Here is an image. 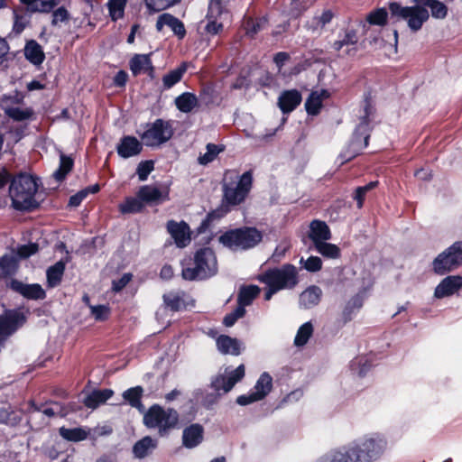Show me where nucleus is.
I'll return each mask as SVG.
<instances>
[{
	"mask_svg": "<svg viewBox=\"0 0 462 462\" xmlns=\"http://www.w3.org/2000/svg\"><path fill=\"white\" fill-rule=\"evenodd\" d=\"M312 334H313V326H312L311 322L309 321V322L302 324L299 328L297 334L295 336L294 345L298 347L305 346L308 343L310 337L312 336Z\"/></svg>",
	"mask_w": 462,
	"mask_h": 462,
	"instance_id": "c03bdc74",
	"label": "nucleus"
},
{
	"mask_svg": "<svg viewBox=\"0 0 462 462\" xmlns=\"http://www.w3.org/2000/svg\"><path fill=\"white\" fill-rule=\"evenodd\" d=\"M217 346L218 351L224 355L238 356L240 354V342L236 338L226 335H221L217 338Z\"/></svg>",
	"mask_w": 462,
	"mask_h": 462,
	"instance_id": "cd10ccee",
	"label": "nucleus"
},
{
	"mask_svg": "<svg viewBox=\"0 0 462 462\" xmlns=\"http://www.w3.org/2000/svg\"><path fill=\"white\" fill-rule=\"evenodd\" d=\"M377 184H378L377 181H371L368 184H366L365 186L358 187L356 189V194H355L354 199L356 200L357 207L359 208H361L363 207L364 200H365L366 193L369 190H371L374 188H375L377 186Z\"/></svg>",
	"mask_w": 462,
	"mask_h": 462,
	"instance_id": "13d9d810",
	"label": "nucleus"
},
{
	"mask_svg": "<svg viewBox=\"0 0 462 462\" xmlns=\"http://www.w3.org/2000/svg\"><path fill=\"white\" fill-rule=\"evenodd\" d=\"M174 5V0H145V5L151 12L165 10Z\"/></svg>",
	"mask_w": 462,
	"mask_h": 462,
	"instance_id": "4d7b16f0",
	"label": "nucleus"
},
{
	"mask_svg": "<svg viewBox=\"0 0 462 462\" xmlns=\"http://www.w3.org/2000/svg\"><path fill=\"white\" fill-rule=\"evenodd\" d=\"M37 179L29 174H19L9 186V197L12 207L18 211H28L39 206Z\"/></svg>",
	"mask_w": 462,
	"mask_h": 462,
	"instance_id": "f257e3e1",
	"label": "nucleus"
},
{
	"mask_svg": "<svg viewBox=\"0 0 462 462\" xmlns=\"http://www.w3.org/2000/svg\"><path fill=\"white\" fill-rule=\"evenodd\" d=\"M304 267L309 272H318L322 267V261L318 256H310L306 260Z\"/></svg>",
	"mask_w": 462,
	"mask_h": 462,
	"instance_id": "774afa93",
	"label": "nucleus"
},
{
	"mask_svg": "<svg viewBox=\"0 0 462 462\" xmlns=\"http://www.w3.org/2000/svg\"><path fill=\"white\" fill-rule=\"evenodd\" d=\"M301 102V95L296 89L283 91L278 98V106L282 113L293 111Z\"/></svg>",
	"mask_w": 462,
	"mask_h": 462,
	"instance_id": "4be33fe9",
	"label": "nucleus"
},
{
	"mask_svg": "<svg viewBox=\"0 0 462 462\" xmlns=\"http://www.w3.org/2000/svg\"><path fill=\"white\" fill-rule=\"evenodd\" d=\"M267 25V19L265 17L260 18H246L244 22V28L245 33L250 37H254L259 32L263 30Z\"/></svg>",
	"mask_w": 462,
	"mask_h": 462,
	"instance_id": "58836bf2",
	"label": "nucleus"
},
{
	"mask_svg": "<svg viewBox=\"0 0 462 462\" xmlns=\"http://www.w3.org/2000/svg\"><path fill=\"white\" fill-rule=\"evenodd\" d=\"M69 14L65 7H59L52 13L51 24L54 26L59 25L61 23L69 21Z\"/></svg>",
	"mask_w": 462,
	"mask_h": 462,
	"instance_id": "0e129e2a",
	"label": "nucleus"
},
{
	"mask_svg": "<svg viewBox=\"0 0 462 462\" xmlns=\"http://www.w3.org/2000/svg\"><path fill=\"white\" fill-rule=\"evenodd\" d=\"M245 376V365H240L227 375H218L211 383L216 391L223 390L224 393L229 392L234 385Z\"/></svg>",
	"mask_w": 462,
	"mask_h": 462,
	"instance_id": "dca6fc26",
	"label": "nucleus"
},
{
	"mask_svg": "<svg viewBox=\"0 0 462 462\" xmlns=\"http://www.w3.org/2000/svg\"><path fill=\"white\" fill-rule=\"evenodd\" d=\"M29 23L28 18L26 15L19 14L18 11L14 10V25H13V31L19 34L21 33L25 27L27 26Z\"/></svg>",
	"mask_w": 462,
	"mask_h": 462,
	"instance_id": "052dcab7",
	"label": "nucleus"
},
{
	"mask_svg": "<svg viewBox=\"0 0 462 462\" xmlns=\"http://www.w3.org/2000/svg\"><path fill=\"white\" fill-rule=\"evenodd\" d=\"M309 236L316 246L319 243L329 240L331 233L328 226L324 221L313 220L310 225Z\"/></svg>",
	"mask_w": 462,
	"mask_h": 462,
	"instance_id": "5701e85b",
	"label": "nucleus"
},
{
	"mask_svg": "<svg viewBox=\"0 0 462 462\" xmlns=\"http://www.w3.org/2000/svg\"><path fill=\"white\" fill-rule=\"evenodd\" d=\"M179 423V413L172 408H163L159 404L151 406L143 415V424L148 429H156L160 436H165Z\"/></svg>",
	"mask_w": 462,
	"mask_h": 462,
	"instance_id": "7ed1b4c3",
	"label": "nucleus"
},
{
	"mask_svg": "<svg viewBox=\"0 0 462 462\" xmlns=\"http://www.w3.org/2000/svg\"><path fill=\"white\" fill-rule=\"evenodd\" d=\"M7 286L28 300H38L46 297L45 291L38 283L26 284L16 279H12Z\"/></svg>",
	"mask_w": 462,
	"mask_h": 462,
	"instance_id": "2eb2a0df",
	"label": "nucleus"
},
{
	"mask_svg": "<svg viewBox=\"0 0 462 462\" xmlns=\"http://www.w3.org/2000/svg\"><path fill=\"white\" fill-rule=\"evenodd\" d=\"M245 309H242V307H236L232 313L225 317L223 322L226 327H232L239 318H242L245 315Z\"/></svg>",
	"mask_w": 462,
	"mask_h": 462,
	"instance_id": "69168bd1",
	"label": "nucleus"
},
{
	"mask_svg": "<svg viewBox=\"0 0 462 462\" xmlns=\"http://www.w3.org/2000/svg\"><path fill=\"white\" fill-rule=\"evenodd\" d=\"M38 411L50 418L57 415L63 416L61 405L59 402H51L46 406H42Z\"/></svg>",
	"mask_w": 462,
	"mask_h": 462,
	"instance_id": "e2e57ef3",
	"label": "nucleus"
},
{
	"mask_svg": "<svg viewBox=\"0 0 462 462\" xmlns=\"http://www.w3.org/2000/svg\"><path fill=\"white\" fill-rule=\"evenodd\" d=\"M38 245L30 243L28 245H19L16 248L15 254L19 259H26L38 252Z\"/></svg>",
	"mask_w": 462,
	"mask_h": 462,
	"instance_id": "bf43d9fd",
	"label": "nucleus"
},
{
	"mask_svg": "<svg viewBox=\"0 0 462 462\" xmlns=\"http://www.w3.org/2000/svg\"><path fill=\"white\" fill-rule=\"evenodd\" d=\"M17 269V260L11 255H4L0 259V276L6 277L15 273Z\"/></svg>",
	"mask_w": 462,
	"mask_h": 462,
	"instance_id": "8fccbe9b",
	"label": "nucleus"
},
{
	"mask_svg": "<svg viewBox=\"0 0 462 462\" xmlns=\"http://www.w3.org/2000/svg\"><path fill=\"white\" fill-rule=\"evenodd\" d=\"M368 107H365V116L361 118L359 125L354 132L353 137L349 143L348 147L340 154L342 159L341 163L349 161L356 157L361 151H363L368 144Z\"/></svg>",
	"mask_w": 462,
	"mask_h": 462,
	"instance_id": "1a4fd4ad",
	"label": "nucleus"
},
{
	"mask_svg": "<svg viewBox=\"0 0 462 462\" xmlns=\"http://www.w3.org/2000/svg\"><path fill=\"white\" fill-rule=\"evenodd\" d=\"M176 107L182 113H190L199 106L197 96L190 92H184L175 98Z\"/></svg>",
	"mask_w": 462,
	"mask_h": 462,
	"instance_id": "c756f323",
	"label": "nucleus"
},
{
	"mask_svg": "<svg viewBox=\"0 0 462 462\" xmlns=\"http://www.w3.org/2000/svg\"><path fill=\"white\" fill-rule=\"evenodd\" d=\"M64 271L65 263L63 261H59L55 264L50 266L46 272L48 287H57L62 280Z\"/></svg>",
	"mask_w": 462,
	"mask_h": 462,
	"instance_id": "473e14b6",
	"label": "nucleus"
},
{
	"mask_svg": "<svg viewBox=\"0 0 462 462\" xmlns=\"http://www.w3.org/2000/svg\"><path fill=\"white\" fill-rule=\"evenodd\" d=\"M252 182L250 171L239 176L235 171H226L223 179L224 202L230 206L241 204L248 195Z\"/></svg>",
	"mask_w": 462,
	"mask_h": 462,
	"instance_id": "f03ea898",
	"label": "nucleus"
},
{
	"mask_svg": "<svg viewBox=\"0 0 462 462\" xmlns=\"http://www.w3.org/2000/svg\"><path fill=\"white\" fill-rule=\"evenodd\" d=\"M366 297V290L359 291L356 295L351 298L346 303L345 313L351 314L356 310H359L363 306L365 298Z\"/></svg>",
	"mask_w": 462,
	"mask_h": 462,
	"instance_id": "5fc2aeb1",
	"label": "nucleus"
},
{
	"mask_svg": "<svg viewBox=\"0 0 462 462\" xmlns=\"http://www.w3.org/2000/svg\"><path fill=\"white\" fill-rule=\"evenodd\" d=\"M366 21L371 25L383 26L388 21V13L385 8H377L367 14Z\"/></svg>",
	"mask_w": 462,
	"mask_h": 462,
	"instance_id": "3c124183",
	"label": "nucleus"
},
{
	"mask_svg": "<svg viewBox=\"0 0 462 462\" xmlns=\"http://www.w3.org/2000/svg\"><path fill=\"white\" fill-rule=\"evenodd\" d=\"M413 5L402 6L393 2L389 5V9L393 16L406 22L408 28L416 32L430 19L429 10L424 8L420 0H411Z\"/></svg>",
	"mask_w": 462,
	"mask_h": 462,
	"instance_id": "39448f33",
	"label": "nucleus"
},
{
	"mask_svg": "<svg viewBox=\"0 0 462 462\" xmlns=\"http://www.w3.org/2000/svg\"><path fill=\"white\" fill-rule=\"evenodd\" d=\"M371 364L365 356H357L350 363V370L354 374L360 377L366 374L370 370Z\"/></svg>",
	"mask_w": 462,
	"mask_h": 462,
	"instance_id": "de8ad7c7",
	"label": "nucleus"
},
{
	"mask_svg": "<svg viewBox=\"0 0 462 462\" xmlns=\"http://www.w3.org/2000/svg\"><path fill=\"white\" fill-rule=\"evenodd\" d=\"M424 8L430 10V14L438 20L445 19L448 15V7L439 0H420Z\"/></svg>",
	"mask_w": 462,
	"mask_h": 462,
	"instance_id": "e433bc0d",
	"label": "nucleus"
},
{
	"mask_svg": "<svg viewBox=\"0 0 462 462\" xmlns=\"http://www.w3.org/2000/svg\"><path fill=\"white\" fill-rule=\"evenodd\" d=\"M263 239V235L254 227H243L226 231L219 236V242L233 250H246L254 247Z\"/></svg>",
	"mask_w": 462,
	"mask_h": 462,
	"instance_id": "423d86ee",
	"label": "nucleus"
},
{
	"mask_svg": "<svg viewBox=\"0 0 462 462\" xmlns=\"http://www.w3.org/2000/svg\"><path fill=\"white\" fill-rule=\"evenodd\" d=\"M24 314L18 310H10L0 315V344L14 333L25 322Z\"/></svg>",
	"mask_w": 462,
	"mask_h": 462,
	"instance_id": "ddd939ff",
	"label": "nucleus"
},
{
	"mask_svg": "<svg viewBox=\"0 0 462 462\" xmlns=\"http://www.w3.org/2000/svg\"><path fill=\"white\" fill-rule=\"evenodd\" d=\"M258 280L267 286H274L281 290L291 289L298 283L297 269L292 264H284L263 272Z\"/></svg>",
	"mask_w": 462,
	"mask_h": 462,
	"instance_id": "0eeeda50",
	"label": "nucleus"
},
{
	"mask_svg": "<svg viewBox=\"0 0 462 462\" xmlns=\"http://www.w3.org/2000/svg\"><path fill=\"white\" fill-rule=\"evenodd\" d=\"M322 291L318 286H310L300 295V304L305 309H310L319 304Z\"/></svg>",
	"mask_w": 462,
	"mask_h": 462,
	"instance_id": "c85d7f7f",
	"label": "nucleus"
},
{
	"mask_svg": "<svg viewBox=\"0 0 462 462\" xmlns=\"http://www.w3.org/2000/svg\"><path fill=\"white\" fill-rule=\"evenodd\" d=\"M163 301L171 310L178 311L184 307V300L179 292L171 291L163 295Z\"/></svg>",
	"mask_w": 462,
	"mask_h": 462,
	"instance_id": "09e8293b",
	"label": "nucleus"
},
{
	"mask_svg": "<svg viewBox=\"0 0 462 462\" xmlns=\"http://www.w3.org/2000/svg\"><path fill=\"white\" fill-rule=\"evenodd\" d=\"M113 393L114 392L110 389L93 391L85 397L83 402L88 408L95 409L110 399Z\"/></svg>",
	"mask_w": 462,
	"mask_h": 462,
	"instance_id": "2f4dec72",
	"label": "nucleus"
},
{
	"mask_svg": "<svg viewBox=\"0 0 462 462\" xmlns=\"http://www.w3.org/2000/svg\"><path fill=\"white\" fill-rule=\"evenodd\" d=\"M144 205L139 197H129L126 198L125 202L120 204L119 209L123 214L137 213L142 211Z\"/></svg>",
	"mask_w": 462,
	"mask_h": 462,
	"instance_id": "a18cd8bd",
	"label": "nucleus"
},
{
	"mask_svg": "<svg viewBox=\"0 0 462 462\" xmlns=\"http://www.w3.org/2000/svg\"><path fill=\"white\" fill-rule=\"evenodd\" d=\"M153 171V162L144 161L138 164L136 173L141 181L147 180L148 175Z\"/></svg>",
	"mask_w": 462,
	"mask_h": 462,
	"instance_id": "680f3d73",
	"label": "nucleus"
},
{
	"mask_svg": "<svg viewBox=\"0 0 462 462\" xmlns=\"http://www.w3.org/2000/svg\"><path fill=\"white\" fill-rule=\"evenodd\" d=\"M156 446L157 441L151 437L146 436L134 444L133 453L135 457L143 458L148 456V454L152 452Z\"/></svg>",
	"mask_w": 462,
	"mask_h": 462,
	"instance_id": "72a5a7b5",
	"label": "nucleus"
},
{
	"mask_svg": "<svg viewBox=\"0 0 462 462\" xmlns=\"http://www.w3.org/2000/svg\"><path fill=\"white\" fill-rule=\"evenodd\" d=\"M132 280V274L131 273H124L121 278L118 280H114L112 282V289L114 291H122Z\"/></svg>",
	"mask_w": 462,
	"mask_h": 462,
	"instance_id": "338daca9",
	"label": "nucleus"
},
{
	"mask_svg": "<svg viewBox=\"0 0 462 462\" xmlns=\"http://www.w3.org/2000/svg\"><path fill=\"white\" fill-rule=\"evenodd\" d=\"M358 42L356 32L354 29H346L341 38L333 43V49L340 51L344 47L351 46V49L346 50V54L350 55L356 51V45Z\"/></svg>",
	"mask_w": 462,
	"mask_h": 462,
	"instance_id": "393cba45",
	"label": "nucleus"
},
{
	"mask_svg": "<svg viewBox=\"0 0 462 462\" xmlns=\"http://www.w3.org/2000/svg\"><path fill=\"white\" fill-rule=\"evenodd\" d=\"M315 248L324 257L336 259L340 256L339 247L334 244L327 243V241L319 243Z\"/></svg>",
	"mask_w": 462,
	"mask_h": 462,
	"instance_id": "603ef678",
	"label": "nucleus"
},
{
	"mask_svg": "<svg viewBox=\"0 0 462 462\" xmlns=\"http://www.w3.org/2000/svg\"><path fill=\"white\" fill-rule=\"evenodd\" d=\"M126 0H109L107 6L113 21L121 19L125 14Z\"/></svg>",
	"mask_w": 462,
	"mask_h": 462,
	"instance_id": "864d4df0",
	"label": "nucleus"
},
{
	"mask_svg": "<svg viewBox=\"0 0 462 462\" xmlns=\"http://www.w3.org/2000/svg\"><path fill=\"white\" fill-rule=\"evenodd\" d=\"M273 388V378L272 376L264 372L263 373L254 387V390L247 393L237 397L236 402L239 405L245 406L250 403L263 400Z\"/></svg>",
	"mask_w": 462,
	"mask_h": 462,
	"instance_id": "f8f14e48",
	"label": "nucleus"
},
{
	"mask_svg": "<svg viewBox=\"0 0 462 462\" xmlns=\"http://www.w3.org/2000/svg\"><path fill=\"white\" fill-rule=\"evenodd\" d=\"M59 431L63 439L69 441H80L86 439L88 435V431L83 428L68 429L61 427Z\"/></svg>",
	"mask_w": 462,
	"mask_h": 462,
	"instance_id": "37998d69",
	"label": "nucleus"
},
{
	"mask_svg": "<svg viewBox=\"0 0 462 462\" xmlns=\"http://www.w3.org/2000/svg\"><path fill=\"white\" fill-rule=\"evenodd\" d=\"M259 293L260 288L256 285H248L242 287L238 294L237 307H242V309H245L246 306L250 305L253 302V300L258 296Z\"/></svg>",
	"mask_w": 462,
	"mask_h": 462,
	"instance_id": "f704fd0d",
	"label": "nucleus"
},
{
	"mask_svg": "<svg viewBox=\"0 0 462 462\" xmlns=\"http://www.w3.org/2000/svg\"><path fill=\"white\" fill-rule=\"evenodd\" d=\"M116 151L122 158H130L141 152L142 143L134 136H124L118 143Z\"/></svg>",
	"mask_w": 462,
	"mask_h": 462,
	"instance_id": "412c9836",
	"label": "nucleus"
},
{
	"mask_svg": "<svg viewBox=\"0 0 462 462\" xmlns=\"http://www.w3.org/2000/svg\"><path fill=\"white\" fill-rule=\"evenodd\" d=\"M330 97L327 89L315 90L310 93L305 102V108L309 115L316 116L319 113L322 103Z\"/></svg>",
	"mask_w": 462,
	"mask_h": 462,
	"instance_id": "b1692460",
	"label": "nucleus"
},
{
	"mask_svg": "<svg viewBox=\"0 0 462 462\" xmlns=\"http://www.w3.org/2000/svg\"><path fill=\"white\" fill-rule=\"evenodd\" d=\"M90 313L97 321H104L108 319L110 315V308L106 305H90Z\"/></svg>",
	"mask_w": 462,
	"mask_h": 462,
	"instance_id": "6e6d98bb",
	"label": "nucleus"
},
{
	"mask_svg": "<svg viewBox=\"0 0 462 462\" xmlns=\"http://www.w3.org/2000/svg\"><path fill=\"white\" fill-rule=\"evenodd\" d=\"M173 134V128L169 121L156 119L142 134L147 146H157L169 141Z\"/></svg>",
	"mask_w": 462,
	"mask_h": 462,
	"instance_id": "9b49d317",
	"label": "nucleus"
},
{
	"mask_svg": "<svg viewBox=\"0 0 462 462\" xmlns=\"http://www.w3.org/2000/svg\"><path fill=\"white\" fill-rule=\"evenodd\" d=\"M130 69L134 76L146 72L152 75L153 72V67L150 59V55H134L130 60Z\"/></svg>",
	"mask_w": 462,
	"mask_h": 462,
	"instance_id": "bb28decb",
	"label": "nucleus"
},
{
	"mask_svg": "<svg viewBox=\"0 0 462 462\" xmlns=\"http://www.w3.org/2000/svg\"><path fill=\"white\" fill-rule=\"evenodd\" d=\"M187 69L186 64H182L179 68L170 71L168 74L164 75L162 78L163 86L165 88H171L175 84H177L184 75Z\"/></svg>",
	"mask_w": 462,
	"mask_h": 462,
	"instance_id": "49530a36",
	"label": "nucleus"
},
{
	"mask_svg": "<svg viewBox=\"0 0 462 462\" xmlns=\"http://www.w3.org/2000/svg\"><path fill=\"white\" fill-rule=\"evenodd\" d=\"M206 149V152L200 154L198 158V162L200 165H207L212 162L217 158V156L224 151V146L217 145L214 143H208Z\"/></svg>",
	"mask_w": 462,
	"mask_h": 462,
	"instance_id": "79ce46f5",
	"label": "nucleus"
},
{
	"mask_svg": "<svg viewBox=\"0 0 462 462\" xmlns=\"http://www.w3.org/2000/svg\"><path fill=\"white\" fill-rule=\"evenodd\" d=\"M138 197L142 199L143 205L159 204L169 200V190L167 189H161L152 185H144L139 189Z\"/></svg>",
	"mask_w": 462,
	"mask_h": 462,
	"instance_id": "a211bd4d",
	"label": "nucleus"
},
{
	"mask_svg": "<svg viewBox=\"0 0 462 462\" xmlns=\"http://www.w3.org/2000/svg\"><path fill=\"white\" fill-rule=\"evenodd\" d=\"M168 232L178 247L183 248L190 242V231L189 226L181 221L180 223L171 220L167 224Z\"/></svg>",
	"mask_w": 462,
	"mask_h": 462,
	"instance_id": "6ab92c4d",
	"label": "nucleus"
},
{
	"mask_svg": "<svg viewBox=\"0 0 462 462\" xmlns=\"http://www.w3.org/2000/svg\"><path fill=\"white\" fill-rule=\"evenodd\" d=\"M73 160L71 157L60 153V166L58 170L53 172V177L57 181H61L65 179L66 175L72 170Z\"/></svg>",
	"mask_w": 462,
	"mask_h": 462,
	"instance_id": "a19ab883",
	"label": "nucleus"
},
{
	"mask_svg": "<svg viewBox=\"0 0 462 462\" xmlns=\"http://www.w3.org/2000/svg\"><path fill=\"white\" fill-rule=\"evenodd\" d=\"M362 453L365 462L377 460L386 450L387 440L380 433L374 432L365 435L354 441Z\"/></svg>",
	"mask_w": 462,
	"mask_h": 462,
	"instance_id": "6e6552de",
	"label": "nucleus"
},
{
	"mask_svg": "<svg viewBox=\"0 0 462 462\" xmlns=\"http://www.w3.org/2000/svg\"><path fill=\"white\" fill-rule=\"evenodd\" d=\"M5 113L14 121L28 120L33 116V110L31 107L23 106H8L5 109Z\"/></svg>",
	"mask_w": 462,
	"mask_h": 462,
	"instance_id": "ea45409f",
	"label": "nucleus"
},
{
	"mask_svg": "<svg viewBox=\"0 0 462 462\" xmlns=\"http://www.w3.org/2000/svg\"><path fill=\"white\" fill-rule=\"evenodd\" d=\"M462 288V276L450 275L444 278L435 288L434 297L443 299L450 297L458 292Z\"/></svg>",
	"mask_w": 462,
	"mask_h": 462,
	"instance_id": "f3484780",
	"label": "nucleus"
},
{
	"mask_svg": "<svg viewBox=\"0 0 462 462\" xmlns=\"http://www.w3.org/2000/svg\"><path fill=\"white\" fill-rule=\"evenodd\" d=\"M317 462H365L355 442L339 449L331 451Z\"/></svg>",
	"mask_w": 462,
	"mask_h": 462,
	"instance_id": "4468645a",
	"label": "nucleus"
},
{
	"mask_svg": "<svg viewBox=\"0 0 462 462\" xmlns=\"http://www.w3.org/2000/svg\"><path fill=\"white\" fill-rule=\"evenodd\" d=\"M217 272V262L210 248L199 250L194 257V267H184L182 277L185 280H204L215 275Z\"/></svg>",
	"mask_w": 462,
	"mask_h": 462,
	"instance_id": "20e7f679",
	"label": "nucleus"
},
{
	"mask_svg": "<svg viewBox=\"0 0 462 462\" xmlns=\"http://www.w3.org/2000/svg\"><path fill=\"white\" fill-rule=\"evenodd\" d=\"M203 439V428L199 424H192L183 430V445L188 448L197 447Z\"/></svg>",
	"mask_w": 462,
	"mask_h": 462,
	"instance_id": "a878e982",
	"label": "nucleus"
},
{
	"mask_svg": "<svg viewBox=\"0 0 462 462\" xmlns=\"http://www.w3.org/2000/svg\"><path fill=\"white\" fill-rule=\"evenodd\" d=\"M26 5L31 12L49 13L59 3V0H20Z\"/></svg>",
	"mask_w": 462,
	"mask_h": 462,
	"instance_id": "c9c22d12",
	"label": "nucleus"
},
{
	"mask_svg": "<svg viewBox=\"0 0 462 462\" xmlns=\"http://www.w3.org/2000/svg\"><path fill=\"white\" fill-rule=\"evenodd\" d=\"M24 55L25 58L34 65H41L45 59L42 46L34 40H31L26 43Z\"/></svg>",
	"mask_w": 462,
	"mask_h": 462,
	"instance_id": "7c9ffc66",
	"label": "nucleus"
},
{
	"mask_svg": "<svg viewBox=\"0 0 462 462\" xmlns=\"http://www.w3.org/2000/svg\"><path fill=\"white\" fill-rule=\"evenodd\" d=\"M165 25L170 27L174 34L180 39L184 38L186 35V30L183 23L171 14L164 13L158 17L156 22V30L158 32H162Z\"/></svg>",
	"mask_w": 462,
	"mask_h": 462,
	"instance_id": "aec40b11",
	"label": "nucleus"
},
{
	"mask_svg": "<svg viewBox=\"0 0 462 462\" xmlns=\"http://www.w3.org/2000/svg\"><path fill=\"white\" fill-rule=\"evenodd\" d=\"M143 393V389L141 386H135L125 391L123 397L132 407L136 408L143 412L144 409L141 402Z\"/></svg>",
	"mask_w": 462,
	"mask_h": 462,
	"instance_id": "4c0bfd02",
	"label": "nucleus"
},
{
	"mask_svg": "<svg viewBox=\"0 0 462 462\" xmlns=\"http://www.w3.org/2000/svg\"><path fill=\"white\" fill-rule=\"evenodd\" d=\"M433 270L437 274H444L462 264V242H455L433 261Z\"/></svg>",
	"mask_w": 462,
	"mask_h": 462,
	"instance_id": "9d476101",
	"label": "nucleus"
}]
</instances>
